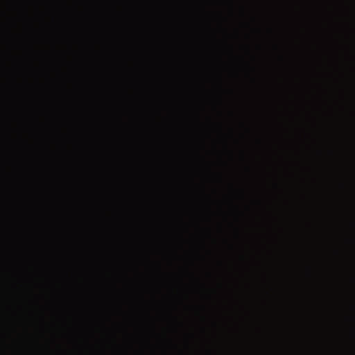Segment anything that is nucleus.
I'll return each mask as SVG.
<instances>
[{"label": "nucleus", "instance_id": "obj_2", "mask_svg": "<svg viewBox=\"0 0 355 355\" xmlns=\"http://www.w3.org/2000/svg\"><path fill=\"white\" fill-rule=\"evenodd\" d=\"M15 44L17 48L22 47L24 45V39L19 36L16 37L15 39Z\"/></svg>", "mask_w": 355, "mask_h": 355}, {"label": "nucleus", "instance_id": "obj_1", "mask_svg": "<svg viewBox=\"0 0 355 355\" xmlns=\"http://www.w3.org/2000/svg\"><path fill=\"white\" fill-rule=\"evenodd\" d=\"M15 111L17 116L21 117L26 114V110L22 106H21V105H17Z\"/></svg>", "mask_w": 355, "mask_h": 355}]
</instances>
